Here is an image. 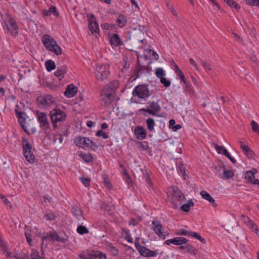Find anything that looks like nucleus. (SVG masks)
<instances>
[{"label": "nucleus", "instance_id": "9d476101", "mask_svg": "<svg viewBox=\"0 0 259 259\" xmlns=\"http://www.w3.org/2000/svg\"><path fill=\"white\" fill-rule=\"evenodd\" d=\"M74 143L76 146L85 149L89 148L90 145L92 143V141L88 138L78 136L76 138Z\"/></svg>", "mask_w": 259, "mask_h": 259}, {"label": "nucleus", "instance_id": "864d4df0", "mask_svg": "<svg viewBox=\"0 0 259 259\" xmlns=\"http://www.w3.org/2000/svg\"><path fill=\"white\" fill-rule=\"evenodd\" d=\"M39 253L38 250L36 249H32V252L30 253V257L31 259H35V258L39 256Z\"/></svg>", "mask_w": 259, "mask_h": 259}, {"label": "nucleus", "instance_id": "c9c22d12", "mask_svg": "<svg viewBox=\"0 0 259 259\" xmlns=\"http://www.w3.org/2000/svg\"><path fill=\"white\" fill-rule=\"evenodd\" d=\"M146 123L147 124L148 130L152 132L154 130V127L155 125V121L152 118H148L146 120Z\"/></svg>", "mask_w": 259, "mask_h": 259}, {"label": "nucleus", "instance_id": "4c0bfd02", "mask_svg": "<svg viewBox=\"0 0 259 259\" xmlns=\"http://www.w3.org/2000/svg\"><path fill=\"white\" fill-rule=\"evenodd\" d=\"M76 230L77 232L81 235L87 234L89 232V230L85 226L82 225L78 226Z\"/></svg>", "mask_w": 259, "mask_h": 259}, {"label": "nucleus", "instance_id": "a211bd4d", "mask_svg": "<svg viewBox=\"0 0 259 259\" xmlns=\"http://www.w3.org/2000/svg\"><path fill=\"white\" fill-rule=\"evenodd\" d=\"M77 92V88L73 84H70L66 87L64 95L68 98H71L74 97Z\"/></svg>", "mask_w": 259, "mask_h": 259}, {"label": "nucleus", "instance_id": "de8ad7c7", "mask_svg": "<svg viewBox=\"0 0 259 259\" xmlns=\"http://www.w3.org/2000/svg\"><path fill=\"white\" fill-rule=\"evenodd\" d=\"M252 130L257 133H259V125L257 122L252 120L250 123Z\"/></svg>", "mask_w": 259, "mask_h": 259}, {"label": "nucleus", "instance_id": "3c124183", "mask_svg": "<svg viewBox=\"0 0 259 259\" xmlns=\"http://www.w3.org/2000/svg\"><path fill=\"white\" fill-rule=\"evenodd\" d=\"M96 135L98 137H102L104 139H106L108 138V135L102 130H99Z\"/></svg>", "mask_w": 259, "mask_h": 259}, {"label": "nucleus", "instance_id": "473e14b6", "mask_svg": "<svg viewBox=\"0 0 259 259\" xmlns=\"http://www.w3.org/2000/svg\"><path fill=\"white\" fill-rule=\"evenodd\" d=\"M145 72H146L147 73L149 72L148 68L141 66L138 67L136 71V73L137 74V75L134 79H136L137 78L139 77V74H142L143 73H145Z\"/></svg>", "mask_w": 259, "mask_h": 259}, {"label": "nucleus", "instance_id": "412c9836", "mask_svg": "<svg viewBox=\"0 0 259 259\" xmlns=\"http://www.w3.org/2000/svg\"><path fill=\"white\" fill-rule=\"evenodd\" d=\"M200 195L202 198L211 203L213 207H216L217 204L215 203L214 199L206 191L202 190L200 192Z\"/></svg>", "mask_w": 259, "mask_h": 259}, {"label": "nucleus", "instance_id": "423d86ee", "mask_svg": "<svg viewBox=\"0 0 259 259\" xmlns=\"http://www.w3.org/2000/svg\"><path fill=\"white\" fill-rule=\"evenodd\" d=\"M95 73L98 79L104 80L108 77L109 74L108 66L105 64L97 65L96 67Z\"/></svg>", "mask_w": 259, "mask_h": 259}, {"label": "nucleus", "instance_id": "b1692460", "mask_svg": "<svg viewBox=\"0 0 259 259\" xmlns=\"http://www.w3.org/2000/svg\"><path fill=\"white\" fill-rule=\"evenodd\" d=\"M67 71V68L65 66H61L60 67L57 68V70L55 72L54 75L58 77H60L61 79L64 77V74Z\"/></svg>", "mask_w": 259, "mask_h": 259}, {"label": "nucleus", "instance_id": "a878e982", "mask_svg": "<svg viewBox=\"0 0 259 259\" xmlns=\"http://www.w3.org/2000/svg\"><path fill=\"white\" fill-rule=\"evenodd\" d=\"M143 34L144 33L142 31L136 29L133 31V37L139 42L143 43L144 41V39L142 38Z\"/></svg>", "mask_w": 259, "mask_h": 259}, {"label": "nucleus", "instance_id": "58836bf2", "mask_svg": "<svg viewBox=\"0 0 259 259\" xmlns=\"http://www.w3.org/2000/svg\"><path fill=\"white\" fill-rule=\"evenodd\" d=\"M186 249H187V252L191 254L196 255L198 253L197 250L194 247L189 244L187 245Z\"/></svg>", "mask_w": 259, "mask_h": 259}, {"label": "nucleus", "instance_id": "7ed1b4c3", "mask_svg": "<svg viewBox=\"0 0 259 259\" xmlns=\"http://www.w3.org/2000/svg\"><path fill=\"white\" fill-rule=\"evenodd\" d=\"M23 150L24 156L27 161L30 163L34 162L35 159L34 155L32 151V147L29 141L25 138H22Z\"/></svg>", "mask_w": 259, "mask_h": 259}, {"label": "nucleus", "instance_id": "69168bd1", "mask_svg": "<svg viewBox=\"0 0 259 259\" xmlns=\"http://www.w3.org/2000/svg\"><path fill=\"white\" fill-rule=\"evenodd\" d=\"M102 208L109 212H110V211L111 210V207L107 203L103 204L102 205Z\"/></svg>", "mask_w": 259, "mask_h": 259}, {"label": "nucleus", "instance_id": "0eeeda50", "mask_svg": "<svg viewBox=\"0 0 259 259\" xmlns=\"http://www.w3.org/2000/svg\"><path fill=\"white\" fill-rule=\"evenodd\" d=\"M5 26L7 28V30L11 34L16 36L18 34V26L15 20L12 18H8L7 20L5 21Z\"/></svg>", "mask_w": 259, "mask_h": 259}, {"label": "nucleus", "instance_id": "f257e3e1", "mask_svg": "<svg viewBox=\"0 0 259 259\" xmlns=\"http://www.w3.org/2000/svg\"><path fill=\"white\" fill-rule=\"evenodd\" d=\"M50 116L54 130L58 128L64 121L66 117V113L58 108L53 109L50 112Z\"/></svg>", "mask_w": 259, "mask_h": 259}, {"label": "nucleus", "instance_id": "f3484780", "mask_svg": "<svg viewBox=\"0 0 259 259\" xmlns=\"http://www.w3.org/2000/svg\"><path fill=\"white\" fill-rule=\"evenodd\" d=\"M137 250L140 252L141 255L145 257L156 256L157 254L156 251L150 250L143 246Z\"/></svg>", "mask_w": 259, "mask_h": 259}, {"label": "nucleus", "instance_id": "8fccbe9b", "mask_svg": "<svg viewBox=\"0 0 259 259\" xmlns=\"http://www.w3.org/2000/svg\"><path fill=\"white\" fill-rule=\"evenodd\" d=\"M79 179L81 180L82 184L84 185L85 187H89L90 185V178H84L83 177H80Z\"/></svg>", "mask_w": 259, "mask_h": 259}, {"label": "nucleus", "instance_id": "bb28decb", "mask_svg": "<svg viewBox=\"0 0 259 259\" xmlns=\"http://www.w3.org/2000/svg\"><path fill=\"white\" fill-rule=\"evenodd\" d=\"M53 13L56 17L59 16V13L57 12L56 8L52 6L48 10H44L43 15L46 16H49Z\"/></svg>", "mask_w": 259, "mask_h": 259}, {"label": "nucleus", "instance_id": "2eb2a0df", "mask_svg": "<svg viewBox=\"0 0 259 259\" xmlns=\"http://www.w3.org/2000/svg\"><path fill=\"white\" fill-rule=\"evenodd\" d=\"M172 199L174 201H177L180 202V204L182 202V200L185 199V197L183 193L178 188H175L173 190L172 193Z\"/></svg>", "mask_w": 259, "mask_h": 259}, {"label": "nucleus", "instance_id": "f8f14e48", "mask_svg": "<svg viewBox=\"0 0 259 259\" xmlns=\"http://www.w3.org/2000/svg\"><path fill=\"white\" fill-rule=\"evenodd\" d=\"M38 105L40 107H48L54 103L52 97L50 95L45 96L44 97H39L37 99Z\"/></svg>", "mask_w": 259, "mask_h": 259}, {"label": "nucleus", "instance_id": "e2e57ef3", "mask_svg": "<svg viewBox=\"0 0 259 259\" xmlns=\"http://www.w3.org/2000/svg\"><path fill=\"white\" fill-rule=\"evenodd\" d=\"M104 182L105 185H106L108 188H110L111 185L109 179L106 176H104Z\"/></svg>", "mask_w": 259, "mask_h": 259}, {"label": "nucleus", "instance_id": "ea45409f", "mask_svg": "<svg viewBox=\"0 0 259 259\" xmlns=\"http://www.w3.org/2000/svg\"><path fill=\"white\" fill-rule=\"evenodd\" d=\"M239 143L240 145V148L242 149L245 155H247L249 152H251L249 147L248 146L244 145L243 142L239 141Z\"/></svg>", "mask_w": 259, "mask_h": 259}, {"label": "nucleus", "instance_id": "5fc2aeb1", "mask_svg": "<svg viewBox=\"0 0 259 259\" xmlns=\"http://www.w3.org/2000/svg\"><path fill=\"white\" fill-rule=\"evenodd\" d=\"M148 52L150 57L152 55L153 56V58L155 60H157L158 59V55L156 52L151 49H148Z\"/></svg>", "mask_w": 259, "mask_h": 259}, {"label": "nucleus", "instance_id": "c03bdc74", "mask_svg": "<svg viewBox=\"0 0 259 259\" xmlns=\"http://www.w3.org/2000/svg\"><path fill=\"white\" fill-rule=\"evenodd\" d=\"M191 232L190 231H187L184 229L180 230L179 231L177 232L176 234L177 235H184V236H190Z\"/></svg>", "mask_w": 259, "mask_h": 259}, {"label": "nucleus", "instance_id": "1a4fd4ad", "mask_svg": "<svg viewBox=\"0 0 259 259\" xmlns=\"http://www.w3.org/2000/svg\"><path fill=\"white\" fill-rule=\"evenodd\" d=\"M148 104L149 105L150 108H142L141 109V111L146 112L152 115H156L157 113L160 111L161 107L157 102L149 101Z\"/></svg>", "mask_w": 259, "mask_h": 259}, {"label": "nucleus", "instance_id": "6ab92c4d", "mask_svg": "<svg viewBox=\"0 0 259 259\" xmlns=\"http://www.w3.org/2000/svg\"><path fill=\"white\" fill-rule=\"evenodd\" d=\"M16 114L17 115V117L18 118V121L19 123L20 124L21 127L23 128L25 132H26L27 134H29V133L28 132L26 127L25 126L24 124V122L25 120V118L24 117V115H25V114L21 111H17L16 110Z\"/></svg>", "mask_w": 259, "mask_h": 259}, {"label": "nucleus", "instance_id": "39448f33", "mask_svg": "<svg viewBox=\"0 0 259 259\" xmlns=\"http://www.w3.org/2000/svg\"><path fill=\"white\" fill-rule=\"evenodd\" d=\"M115 95L112 91H109L107 89H103L101 91V103L102 106L108 107L112 103Z\"/></svg>", "mask_w": 259, "mask_h": 259}, {"label": "nucleus", "instance_id": "4be33fe9", "mask_svg": "<svg viewBox=\"0 0 259 259\" xmlns=\"http://www.w3.org/2000/svg\"><path fill=\"white\" fill-rule=\"evenodd\" d=\"M223 174L221 178L223 179L232 178L234 176V172L231 170H227L225 165H222Z\"/></svg>", "mask_w": 259, "mask_h": 259}, {"label": "nucleus", "instance_id": "9b49d317", "mask_svg": "<svg viewBox=\"0 0 259 259\" xmlns=\"http://www.w3.org/2000/svg\"><path fill=\"white\" fill-rule=\"evenodd\" d=\"M89 28L92 34L94 33L98 34L99 33L98 24L93 14H91L89 19Z\"/></svg>", "mask_w": 259, "mask_h": 259}, {"label": "nucleus", "instance_id": "c85d7f7f", "mask_svg": "<svg viewBox=\"0 0 259 259\" xmlns=\"http://www.w3.org/2000/svg\"><path fill=\"white\" fill-rule=\"evenodd\" d=\"M172 244L176 245H182L183 243L187 242L188 240L186 238L182 237H178L172 238Z\"/></svg>", "mask_w": 259, "mask_h": 259}, {"label": "nucleus", "instance_id": "6e6552de", "mask_svg": "<svg viewBox=\"0 0 259 259\" xmlns=\"http://www.w3.org/2000/svg\"><path fill=\"white\" fill-rule=\"evenodd\" d=\"M106 255L101 252L92 251L91 253H85L82 252L81 253L77 259H106Z\"/></svg>", "mask_w": 259, "mask_h": 259}, {"label": "nucleus", "instance_id": "4468645a", "mask_svg": "<svg viewBox=\"0 0 259 259\" xmlns=\"http://www.w3.org/2000/svg\"><path fill=\"white\" fill-rule=\"evenodd\" d=\"M244 178L248 182L253 185H257L259 187V180L255 178L253 173L251 170L246 171Z\"/></svg>", "mask_w": 259, "mask_h": 259}, {"label": "nucleus", "instance_id": "f704fd0d", "mask_svg": "<svg viewBox=\"0 0 259 259\" xmlns=\"http://www.w3.org/2000/svg\"><path fill=\"white\" fill-rule=\"evenodd\" d=\"M199 61L202 65L205 71H211L212 70V65L206 61H204L201 59H199Z\"/></svg>", "mask_w": 259, "mask_h": 259}, {"label": "nucleus", "instance_id": "774afa93", "mask_svg": "<svg viewBox=\"0 0 259 259\" xmlns=\"http://www.w3.org/2000/svg\"><path fill=\"white\" fill-rule=\"evenodd\" d=\"M16 259H29V257L27 254H24L22 255H15Z\"/></svg>", "mask_w": 259, "mask_h": 259}, {"label": "nucleus", "instance_id": "49530a36", "mask_svg": "<svg viewBox=\"0 0 259 259\" xmlns=\"http://www.w3.org/2000/svg\"><path fill=\"white\" fill-rule=\"evenodd\" d=\"M40 238L43 241H47V240L51 241L50 234L49 235L48 234L44 233L42 235L40 236ZM43 244H44V242H42L41 247V250L42 252H43V247H42Z\"/></svg>", "mask_w": 259, "mask_h": 259}, {"label": "nucleus", "instance_id": "2f4dec72", "mask_svg": "<svg viewBox=\"0 0 259 259\" xmlns=\"http://www.w3.org/2000/svg\"><path fill=\"white\" fill-rule=\"evenodd\" d=\"M194 205V203L192 199L188 200V203L184 204L181 206V209L184 212H188L190 210V207H193Z\"/></svg>", "mask_w": 259, "mask_h": 259}, {"label": "nucleus", "instance_id": "e433bc0d", "mask_svg": "<svg viewBox=\"0 0 259 259\" xmlns=\"http://www.w3.org/2000/svg\"><path fill=\"white\" fill-rule=\"evenodd\" d=\"M224 2L231 7H234L236 10H239L240 8V6L233 1L224 0Z\"/></svg>", "mask_w": 259, "mask_h": 259}, {"label": "nucleus", "instance_id": "79ce46f5", "mask_svg": "<svg viewBox=\"0 0 259 259\" xmlns=\"http://www.w3.org/2000/svg\"><path fill=\"white\" fill-rule=\"evenodd\" d=\"M72 213L78 217L81 214V210L77 206H73L71 208Z\"/></svg>", "mask_w": 259, "mask_h": 259}, {"label": "nucleus", "instance_id": "ddd939ff", "mask_svg": "<svg viewBox=\"0 0 259 259\" xmlns=\"http://www.w3.org/2000/svg\"><path fill=\"white\" fill-rule=\"evenodd\" d=\"M38 119L44 130L48 129L50 127L49 123L48 120L47 115L44 112L38 113Z\"/></svg>", "mask_w": 259, "mask_h": 259}, {"label": "nucleus", "instance_id": "393cba45", "mask_svg": "<svg viewBox=\"0 0 259 259\" xmlns=\"http://www.w3.org/2000/svg\"><path fill=\"white\" fill-rule=\"evenodd\" d=\"M110 41L111 45H114L115 46H119L122 45L119 35L116 33L114 34L111 36Z\"/></svg>", "mask_w": 259, "mask_h": 259}, {"label": "nucleus", "instance_id": "dca6fc26", "mask_svg": "<svg viewBox=\"0 0 259 259\" xmlns=\"http://www.w3.org/2000/svg\"><path fill=\"white\" fill-rule=\"evenodd\" d=\"M152 224L154 226L153 229L155 233L157 235H158L160 238L164 239L165 236L161 232V228L162 227V226L161 224V223L159 221H154L152 222Z\"/></svg>", "mask_w": 259, "mask_h": 259}, {"label": "nucleus", "instance_id": "bf43d9fd", "mask_svg": "<svg viewBox=\"0 0 259 259\" xmlns=\"http://www.w3.org/2000/svg\"><path fill=\"white\" fill-rule=\"evenodd\" d=\"M45 217H46L48 220L50 221L54 220L56 218V216L55 215V214L52 213L46 214L45 215Z\"/></svg>", "mask_w": 259, "mask_h": 259}, {"label": "nucleus", "instance_id": "603ef678", "mask_svg": "<svg viewBox=\"0 0 259 259\" xmlns=\"http://www.w3.org/2000/svg\"><path fill=\"white\" fill-rule=\"evenodd\" d=\"M160 82L165 87H168L170 85V81L164 77H161Z\"/></svg>", "mask_w": 259, "mask_h": 259}, {"label": "nucleus", "instance_id": "338daca9", "mask_svg": "<svg viewBox=\"0 0 259 259\" xmlns=\"http://www.w3.org/2000/svg\"><path fill=\"white\" fill-rule=\"evenodd\" d=\"M25 237H26L27 241L31 245V242H32V239H31V237L30 234L28 233H25Z\"/></svg>", "mask_w": 259, "mask_h": 259}, {"label": "nucleus", "instance_id": "6e6d98bb", "mask_svg": "<svg viewBox=\"0 0 259 259\" xmlns=\"http://www.w3.org/2000/svg\"><path fill=\"white\" fill-rule=\"evenodd\" d=\"M258 0H246L245 2L247 5L251 6H256Z\"/></svg>", "mask_w": 259, "mask_h": 259}, {"label": "nucleus", "instance_id": "cd10ccee", "mask_svg": "<svg viewBox=\"0 0 259 259\" xmlns=\"http://www.w3.org/2000/svg\"><path fill=\"white\" fill-rule=\"evenodd\" d=\"M78 155L87 162H91L93 160V157L91 154L79 152Z\"/></svg>", "mask_w": 259, "mask_h": 259}, {"label": "nucleus", "instance_id": "09e8293b", "mask_svg": "<svg viewBox=\"0 0 259 259\" xmlns=\"http://www.w3.org/2000/svg\"><path fill=\"white\" fill-rule=\"evenodd\" d=\"M156 75L158 78H161V77H163V76L165 75V73L164 72V71L162 68H158L156 69V72H155Z\"/></svg>", "mask_w": 259, "mask_h": 259}, {"label": "nucleus", "instance_id": "20e7f679", "mask_svg": "<svg viewBox=\"0 0 259 259\" xmlns=\"http://www.w3.org/2000/svg\"><path fill=\"white\" fill-rule=\"evenodd\" d=\"M132 94L134 96H137L139 98L145 100L147 99L151 95L148 88V85L143 84L136 87Z\"/></svg>", "mask_w": 259, "mask_h": 259}, {"label": "nucleus", "instance_id": "5701e85b", "mask_svg": "<svg viewBox=\"0 0 259 259\" xmlns=\"http://www.w3.org/2000/svg\"><path fill=\"white\" fill-rule=\"evenodd\" d=\"M51 241H56L62 243H65L68 241L67 237H60L56 232L50 234Z\"/></svg>", "mask_w": 259, "mask_h": 259}, {"label": "nucleus", "instance_id": "aec40b11", "mask_svg": "<svg viewBox=\"0 0 259 259\" xmlns=\"http://www.w3.org/2000/svg\"><path fill=\"white\" fill-rule=\"evenodd\" d=\"M135 133L137 139L140 140H143L146 137V132L145 130L140 126H137L135 128Z\"/></svg>", "mask_w": 259, "mask_h": 259}, {"label": "nucleus", "instance_id": "f03ea898", "mask_svg": "<svg viewBox=\"0 0 259 259\" xmlns=\"http://www.w3.org/2000/svg\"><path fill=\"white\" fill-rule=\"evenodd\" d=\"M42 41L45 48L50 51L53 52L57 55L62 54V50L56 41L49 34H46L42 38Z\"/></svg>", "mask_w": 259, "mask_h": 259}, {"label": "nucleus", "instance_id": "4d7b16f0", "mask_svg": "<svg viewBox=\"0 0 259 259\" xmlns=\"http://www.w3.org/2000/svg\"><path fill=\"white\" fill-rule=\"evenodd\" d=\"M63 135L66 136V135H67V134L65 133H63V134L60 133L59 134V137H56L55 138V142L56 143H62V139H63V138H62V136Z\"/></svg>", "mask_w": 259, "mask_h": 259}, {"label": "nucleus", "instance_id": "c756f323", "mask_svg": "<svg viewBox=\"0 0 259 259\" xmlns=\"http://www.w3.org/2000/svg\"><path fill=\"white\" fill-rule=\"evenodd\" d=\"M126 18L123 15H120L116 20V24L119 27H123L126 23Z\"/></svg>", "mask_w": 259, "mask_h": 259}, {"label": "nucleus", "instance_id": "052dcab7", "mask_svg": "<svg viewBox=\"0 0 259 259\" xmlns=\"http://www.w3.org/2000/svg\"><path fill=\"white\" fill-rule=\"evenodd\" d=\"M101 27L106 30H109L110 29H112L113 28V26L112 25L109 23H105L101 25Z\"/></svg>", "mask_w": 259, "mask_h": 259}, {"label": "nucleus", "instance_id": "7c9ffc66", "mask_svg": "<svg viewBox=\"0 0 259 259\" xmlns=\"http://www.w3.org/2000/svg\"><path fill=\"white\" fill-rule=\"evenodd\" d=\"M214 148L217 151V152L219 154H222L224 155L225 156L228 155L229 153L227 150L223 146H219L217 144H214Z\"/></svg>", "mask_w": 259, "mask_h": 259}, {"label": "nucleus", "instance_id": "0e129e2a", "mask_svg": "<svg viewBox=\"0 0 259 259\" xmlns=\"http://www.w3.org/2000/svg\"><path fill=\"white\" fill-rule=\"evenodd\" d=\"M189 63L192 65H193L195 68L196 69H197V70H199V68H198L197 64L192 58L189 59Z\"/></svg>", "mask_w": 259, "mask_h": 259}, {"label": "nucleus", "instance_id": "a18cd8bd", "mask_svg": "<svg viewBox=\"0 0 259 259\" xmlns=\"http://www.w3.org/2000/svg\"><path fill=\"white\" fill-rule=\"evenodd\" d=\"M191 237L196 238L198 240H199L202 243H205V240L204 238L201 237L200 235H199L198 233L191 232Z\"/></svg>", "mask_w": 259, "mask_h": 259}, {"label": "nucleus", "instance_id": "72a5a7b5", "mask_svg": "<svg viewBox=\"0 0 259 259\" xmlns=\"http://www.w3.org/2000/svg\"><path fill=\"white\" fill-rule=\"evenodd\" d=\"M45 65L47 70L49 72L55 69L56 68V65L55 62L51 60H49L47 61L45 63Z\"/></svg>", "mask_w": 259, "mask_h": 259}, {"label": "nucleus", "instance_id": "13d9d810", "mask_svg": "<svg viewBox=\"0 0 259 259\" xmlns=\"http://www.w3.org/2000/svg\"><path fill=\"white\" fill-rule=\"evenodd\" d=\"M178 76L182 80L184 83H186V80L185 76L182 71H179V73L177 74Z\"/></svg>", "mask_w": 259, "mask_h": 259}, {"label": "nucleus", "instance_id": "37998d69", "mask_svg": "<svg viewBox=\"0 0 259 259\" xmlns=\"http://www.w3.org/2000/svg\"><path fill=\"white\" fill-rule=\"evenodd\" d=\"M184 84H185V91L191 94H194V90L191 84L187 81H186V83Z\"/></svg>", "mask_w": 259, "mask_h": 259}, {"label": "nucleus", "instance_id": "a19ab883", "mask_svg": "<svg viewBox=\"0 0 259 259\" xmlns=\"http://www.w3.org/2000/svg\"><path fill=\"white\" fill-rule=\"evenodd\" d=\"M122 234L124 239L128 242L132 243L133 242V239L131 235L127 230H123Z\"/></svg>", "mask_w": 259, "mask_h": 259}, {"label": "nucleus", "instance_id": "680f3d73", "mask_svg": "<svg viewBox=\"0 0 259 259\" xmlns=\"http://www.w3.org/2000/svg\"><path fill=\"white\" fill-rule=\"evenodd\" d=\"M0 198L3 200V202L6 205L8 206L9 204H10V202L1 194H0Z\"/></svg>", "mask_w": 259, "mask_h": 259}]
</instances>
